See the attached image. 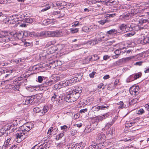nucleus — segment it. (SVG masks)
<instances>
[{"instance_id": "f257e3e1", "label": "nucleus", "mask_w": 149, "mask_h": 149, "mask_svg": "<svg viewBox=\"0 0 149 149\" xmlns=\"http://www.w3.org/2000/svg\"><path fill=\"white\" fill-rule=\"evenodd\" d=\"M33 125L32 123L27 122L21 127V130H18L16 134V141L17 143H20L23 140L25 137L24 136L25 133L29 131L33 128Z\"/></svg>"}, {"instance_id": "f03ea898", "label": "nucleus", "mask_w": 149, "mask_h": 149, "mask_svg": "<svg viewBox=\"0 0 149 149\" xmlns=\"http://www.w3.org/2000/svg\"><path fill=\"white\" fill-rule=\"evenodd\" d=\"M81 92V87H78L73 90H71L67 93L64 97L65 100L67 102H73L79 98Z\"/></svg>"}, {"instance_id": "7ed1b4c3", "label": "nucleus", "mask_w": 149, "mask_h": 149, "mask_svg": "<svg viewBox=\"0 0 149 149\" xmlns=\"http://www.w3.org/2000/svg\"><path fill=\"white\" fill-rule=\"evenodd\" d=\"M5 35H1L0 36V43H5L10 41H14L15 40V37L10 35V33H7Z\"/></svg>"}, {"instance_id": "20e7f679", "label": "nucleus", "mask_w": 149, "mask_h": 149, "mask_svg": "<svg viewBox=\"0 0 149 149\" xmlns=\"http://www.w3.org/2000/svg\"><path fill=\"white\" fill-rule=\"evenodd\" d=\"M137 28L138 29L139 26H135L134 24L126 25L125 24H122L120 26V30L126 32L132 31V30H137Z\"/></svg>"}, {"instance_id": "39448f33", "label": "nucleus", "mask_w": 149, "mask_h": 149, "mask_svg": "<svg viewBox=\"0 0 149 149\" xmlns=\"http://www.w3.org/2000/svg\"><path fill=\"white\" fill-rule=\"evenodd\" d=\"M47 33L49 37H60L62 35V32L58 30L48 31Z\"/></svg>"}, {"instance_id": "423d86ee", "label": "nucleus", "mask_w": 149, "mask_h": 149, "mask_svg": "<svg viewBox=\"0 0 149 149\" xmlns=\"http://www.w3.org/2000/svg\"><path fill=\"white\" fill-rule=\"evenodd\" d=\"M139 87L138 86H132L130 89V93L132 95H136L139 93Z\"/></svg>"}, {"instance_id": "0eeeda50", "label": "nucleus", "mask_w": 149, "mask_h": 149, "mask_svg": "<svg viewBox=\"0 0 149 149\" xmlns=\"http://www.w3.org/2000/svg\"><path fill=\"white\" fill-rule=\"evenodd\" d=\"M134 58V56H132L128 57L123 58L119 60L118 61H117L116 63L117 65H119V64H118V63H125V62L128 61L131 59H133Z\"/></svg>"}, {"instance_id": "6e6552de", "label": "nucleus", "mask_w": 149, "mask_h": 149, "mask_svg": "<svg viewBox=\"0 0 149 149\" xmlns=\"http://www.w3.org/2000/svg\"><path fill=\"white\" fill-rule=\"evenodd\" d=\"M34 98L33 97L29 96L24 98L23 101V104L24 105H28L33 102Z\"/></svg>"}, {"instance_id": "1a4fd4ad", "label": "nucleus", "mask_w": 149, "mask_h": 149, "mask_svg": "<svg viewBox=\"0 0 149 149\" xmlns=\"http://www.w3.org/2000/svg\"><path fill=\"white\" fill-rule=\"evenodd\" d=\"M53 84V80H47L42 84L43 87H48L52 85Z\"/></svg>"}, {"instance_id": "9d476101", "label": "nucleus", "mask_w": 149, "mask_h": 149, "mask_svg": "<svg viewBox=\"0 0 149 149\" xmlns=\"http://www.w3.org/2000/svg\"><path fill=\"white\" fill-rule=\"evenodd\" d=\"M141 10H140L139 9L136 8H134L133 9L131 13V15L132 16L136 14H139V13H141Z\"/></svg>"}, {"instance_id": "9b49d317", "label": "nucleus", "mask_w": 149, "mask_h": 149, "mask_svg": "<svg viewBox=\"0 0 149 149\" xmlns=\"http://www.w3.org/2000/svg\"><path fill=\"white\" fill-rule=\"evenodd\" d=\"M100 121L99 119V116L93 118L92 120V123L94 124V126H97L98 122Z\"/></svg>"}, {"instance_id": "f8f14e48", "label": "nucleus", "mask_w": 149, "mask_h": 149, "mask_svg": "<svg viewBox=\"0 0 149 149\" xmlns=\"http://www.w3.org/2000/svg\"><path fill=\"white\" fill-rule=\"evenodd\" d=\"M48 31L44 32L43 31L37 34V36L41 37H45L48 36Z\"/></svg>"}, {"instance_id": "ddd939ff", "label": "nucleus", "mask_w": 149, "mask_h": 149, "mask_svg": "<svg viewBox=\"0 0 149 149\" xmlns=\"http://www.w3.org/2000/svg\"><path fill=\"white\" fill-rule=\"evenodd\" d=\"M83 76V73H80L79 74H77L75 75V77H74L75 78V79L77 81H80L81 80Z\"/></svg>"}, {"instance_id": "4468645a", "label": "nucleus", "mask_w": 149, "mask_h": 149, "mask_svg": "<svg viewBox=\"0 0 149 149\" xmlns=\"http://www.w3.org/2000/svg\"><path fill=\"white\" fill-rule=\"evenodd\" d=\"M109 116V113H107L101 116H98L99 119L100 121H102L107 118Z\"/></svg>"}, {"instance_id": "2eb2a0df", "label": "nucleus", "mask_w": 149, "mask_h": 149, "mask_svg": "<svg viewBox=\"0 0 149 149\" xmlns=\"http://www.w3.org/2000/svg\"><path fill=\"white\" fill-rule=\"evenodd\" d=\"M117 31L114 29H112L109 31H107L106 32L107 35H113L116 34L117 33Z\"/></svg>"}, {"instance_id": "dca6fc26", "label": "nucleus", "mask_w": 149, "mask_h": 149, "mask_svg": "<svg viewBox=\"0 0 149 149\" xmlns=\"http://www.w3.org/2000/svg\"><path fill=\"white\" fill-rule=\"evenodd\" d=\"M91 61H96L98 59L99 57L96 54H95L91 56H89Z\"/></svg>"}, {"instance_id": "f3484780", "label": "nucleus", "mask_w": 149, "mask_h": 149, "mask_svg": "<svg viewBox=\"0 0 149 149\" xmlns=\"http://www.w3.org/2000/svg\"><path fill=\"white\" fill-rule=\"evenodd\" d=\"M143 42L145 44H149V33L147 35L144 36Z\"/></svg>"}, {"instance_id": "a211bd4d", "label": "nucleus", "mask_w": 149, "mask_h": 149, "mask_svg": "<svg viewBox=\"0 0 149 149\" xmlns=\"http://www.w3.org/2000/svg\"><path fill=\"white\" fill-rule=\"evenodd\" d=\"M97 139L99 140H104L105 138V135L102 133L98 134L97 136Z\"/></svg>"}, {"instance_id": "6ab92c4d", "label": "nucleus", "mask_w": 149, "mask_h": 149, "mask_svg": "<svg viewBox=\"0 0 149 149\" xmlns=\"http://www.w3.org/2000/svg\"><path fill=\"white\" fill-rule=\"evenodd\" d=\"M5 127H7V128H6V131H8L10 130H13L14 129L13 128L14 127V125L13 124L10 123L8 124Z\"/></svg>"}, {"instance_id": "aec40b11", "label": "nucleus", "mask_w": 149, "mask_h": 149, "mask_svg": "<svg viewBox=\"0 0 149 149\" xmlns=\"http://www.w3.org/2000/svg\"><path fill=\"white\" fill-rule=\"evenodd\" d=\"M23 31H22L21 32L17 33L15 35H14V36H16L18 39H21L22 38H23ZM14 36L15 37V36Z\"/></svg>"}, {"instance_id": "412c9836", "label": "nucleus", "mask_w": 149, "mask_h": 149, "mask_svg": "<svg viewBox=\"0 0 149 149\" xmlns=\"http://www.w3.org/2000/svg\"><path fill=\"white\" fill-rule=\"evenodd\" d=\"M41 112L44 114L46 113L48 110V107L47 106H44L43 107H41Z\"/></svg>"}, {"instance_id": "4be33fe9", "label": "nucleus", "mask_w": 149, "mask_h": 149, "mask_svg": "<svg viewBox=\"0 0 149 149\" xmlns=\"http://www.w3.org/2000/svg\"><path fill=\"white\" fill-rule=\"evenodd\" d=\"M91 60L89 56L87 57L82 60V63L83 64L88 63Z\"/></svg>"}, {"instance_id": "5701e85b", "label": "nucleus", "mask_w": 149, "mask_h": 149, "mask_svg": "<svg viewBox=\"0 0 149 149\" xmlns=\"http://www.w3.org/2000/svg\"><path fill=\"white\" fill-rule=\"evenodd\" d=\"M118 104L119 105L118 108L123 109L126 107V105L124 104L123 102L122 101H120L119 102Z\"/></svg>"}, {"instance_id": "b1692460", "label": "nucleus", "mask_w": 149, "mask_h": 149, "mask_svg": "<svg viewBox=\"0 0 149 149\" xmlns=\"http://www.w3.org/2000/svg\"><path fill=\"white\" fill-rule=\"evenodd\" d=\"M138 101L137 98H135L133 99L132 100L130 101L129 102V104L130 105L136 103Z\"/></svg>"}, {"instance_id": "393cba45", "label": "nucleus", "mask_w": 149, "mask_h": 149, "mask_svg": "<svg viewBox=\"0 0 149 149\" xmlns=\"http://www.w3.org/2000/svg\"><path fill=\"white\" fill-rule=\"evenodd\" d=\"M96 26L95 25H92L89 26V32L93 31L96 30Z\"/></svg>"}, {"instance_id": "a878e982", "label": "nucleus", "mask_w": 149, "mask_h": 149, "mask_svg": "<svg viewBox=\"0 0 149 149\" xmlns=\"http://www.w3.org/2000/svg\"><path fill=\"white\" fill-rule=\"evenodd\" d=\"M134 80L133 75H131L127 79L126 81L127 82H129Z\"/></svg>"}, {"instance_id": "bb28decb", "label": "nucleus", "mask_w": 149, "mask_h": 149, "mask_svg": "<svg viewBox=\"0 0 149 149\" xmlns=\"http://www.w3.org/2000/svg\"><path fill=\"white\" fill-rule=\"evenodd\" d=\"M98 146V145H91L88 147L86 148V149H97Z\"/></svg>"}, {"instance_id": "cd10ccee", "label": "nucleus", "mask_w": 149, "mask_h": 149, "mask_svg": "<svg viewBox=\"0 0 149 149\" xmlns=\"http://www.w3.org/2000/svg\"><path fill=\"white\" fill-rule=\"evenodd\" d=\"M71 33H74L77 32L79 31V29L78 28H71L70 29Z\"/></svg>"}, {"instance_id": "c85d7f7f", "label": "nucleus", "mask_w": 149, "mask_h": 149, "mask_svg": "<svg viewBox=\"0 0 149 149\" xmlns=\"http://www.w3.org/2000/svg\"><path fill=\"white\" fill-rule=\"evenodd\" d=\"M141 75V73H138L134 75L133 77L134 78V79H136L140 77Z\"/></svg>"}, {"instance_id": "c756f323", "label": "nucleus", "mask_w": 149, "mask_h": 149, "mask_svg": "<svg viewBox=\"0 0 149 149\" xmlns=\"http://www.w3.org/2000/svg\"><path fill=\"white\" fill-rule=\"evenodd\" d=\"M33 111L36 113H38L40 112H41V107L39 108L38 107H36L34 108L33 109Z\"/></svg>"}, {"instance_id": "7c9ffc66", "label": "nucleus", "mask_w": 149, "mask_h": 149, "mask_svg": "<svg viewBox=\"0 0 149 149\" xmlns=\"http://www.w3.org/2000/svg\"><path fill=\"white\" fill-rule=\"evenodd\" d=\"M141 15V14L140 13H139V14H136L133 16V17L134 18H135L134 20H136L138 19H140V18L141 17V16H143V15Z\"/></svg>"}, {"instance_id": "2f4dec72", "label": "nucleus", "mask_w": 149, "mask_h": 149, "mask_svg": "<svg viewBox=\"0 0 149 149\" xmlns=\"http://www.w3.org/2000/svg\"><path fill=\"white\" fill-rule=\"evenodd\" d=\"M64 136V134L63 133H61L56 136V140H58L63 137Z\"/></svg>"}, {"instance_id": "473e14b6", "label": "nucleus", "mask_w": 149, "mask_h": 149, "mask_svg": "<svg viewBox=\"0 0 149 149\" xmlns=\"http://www.w3.org/2000/svg\"><path fill=\"white\" fill-rule=\"evenodd\" d=\"M42 145H43L44 147L45 148V149H47L49 148L50 146V143H48L46 142V143L45 144V143L42 144Z\"/></svg>"}, {"instance_id": "72a5a7b5", "label": "nucleus", "mask_w": 149, "mask_h": 149, "mask_svg": "<svg viewBox=\"0 0 149 149\" xmlns=\"http://www.w3.org/2000/svg\"><path fill=\"white\" fill-rule=\"evenodd\" d=\"M59 85L61 86V88L66 86L65 82L64 81H61L58 83Z\"/></svg>"}, {"instance_id": "f704fd0d", "label": "nucleus", "mask_w": 149, "mask_h": 149, "mask_svg": "<svg viewBox=\"0 0 149 149\" xmlns=\"http://www.w3.org/2000/svg\"><path fill=\"white\" fill-rule=\"evenodd\" d=\"M135 34L134 32H132L131 33H130L125 34V36L126 37L131 36L134 35Z\"/></svg>"}, {"instance_id": "c9c22d12", "label": "nucleus", "mask_w": 149, "mask_h": 149, "mask_svg": "<svg viewBox=\"0 0 149 149\" xmlns=\"http://www.w3.org/2000/svg\"><path fill=\"white\" fill-rule=\"evenodd\" d=\"M53 79H54V81H55L56 82L58 81L60 79V77L59 76H56V75L53 77Z\"/></svg>"}, {"instance_id": "e433bc0d", "label": "nucleus", "mask_w": 149, "mask_h": 149, "mask_svg": "<svg viewBox=\"0 0 149 149\" xmlns=\"http://www.w3.org/2000/svg\"><path fill=\"white\" fill-rule=\"evenodd\" d=\"M25 21H26L28 23H31L33 21V19L31 18H26L25 19Z\"/></svg>"}, {"instance_id": "4c0bfd02", "label": "nucleus", "mask_w": 149, "mask_h": 149, "mask_svg": "<svg viewBox=\"0 0 149 149\" xmlns=\"http://www.w3.org/2000/svg\"><path fill=\"white\" fill-rule=\"evenodd\" d=\"M102 40V38H100L97 39L95 38L93 41V43H95V44H96L98 43V42H100Z\"/></svg>"}, {"instance_id": "58836bf2", "label": "nucleus", "mask_w": 149, "mask_h": 149, "mask_svg": "<svg viewBox=\"0 0 149 149\" xmlns=\"http://www.w3.org/2000/svg\"><path fill=\"white\" fill-rule=\"evenodd\" d=\"M11 139L10 138L8 139L5 142L4 146L5 147H6L8 145Z\"/></svg>"}, {"instance_id": "ea45409f", "label": "nucleus", "mask_w": 149, "mask_h": 149, "mask_svg": "<svg viewBox=\"0 0 149 149\" xmlns=\"http://www.w3.org/2000/svg\"><path fill=\"white\" fill-rule=\"evenodd\" d=\"M144 113V111L142 109H140L139 110L137 111V113L140 115H141Z\"/></svg>"}, {"instance_id": "a19ab883", "label": "nucleus", "mask_w": 149, "mask_h": 149, "mask_svg": "<svg viewBox=\"0 0 149 149\" xmlns=\"http://www.w3.org/2000/svg\"><path fill=\"white\" fill-rule=\"evenodd\" d=\"M61 88V86H60L59 84H56L54 86L53 89L54 90H56L57 89H59Z\"/></svg>"}, {"instance_id": "79ce46f5", "label": "nucleus", "mask_w": 149, "mask_h": 149, "mask_svg": "<svg viewBox=\"0 0 149 149\" xmlns=\"http://www.w3.org/2000/svg\"><path fill=\"white\" fill-rule=\"evenodd\" d=\"M113 124L111 123H107L105 126V127L104 128V130H105V129H107L109 128L110 127H111L112 125Z\"/></svg>"}, {"instance_id": "37998d69", "label": "nucleus", "mask_w": 149, "mask_h": 149, "mask_svg": "<svg viewBox=\"0 0 149 149\" xmlns=\"http://www.w3.org/2000/svg\"><path fill=\"white\" fill-rule=\"evenodd\" d=\"M82 142L80 143L79 144H75L76 147H77V149H79L80 148H82L83 147V146H81Z\"/></svg>"}, {"instance_id": "c03bdc74", "label": "nucleus", "mask_w": 149, "mask_h": 149, "mask_svg": "<svg viewBox=\"0 0 149 149\" xmlns=\"http://www.w3.org/2000/svg\"><path fill=\"white\" fill-rule=\"evenodd\" d=\"M46 6H46V8H43L42 10H41L42 12L45 11L49 9L50 8V6H49V5H47V4H46Z\"/></svg>"}, {"instance_id": "a18cd8bd", "label": "nucleus", "mask_w": 149, "mask_h": 149, "mask_svg": "<svg viewBox=\"0 0 149 149\" xmlns=\"http://www.w3.org/2000/svg\"><path fill=\"white\" fill-rule=\"evenodd\" d=\"M92 109L94 111H98L99 110V108L98 106L97 107L96 106H94L92 107Z\"/></svg>"}, {"instance_id": "49530a36", "label": "nucleus", "mask_w": 149, "mask_h": 149, "mask_svg": "<svg viewBox=\"0 0 149 149\" xmlns=\"http://www.w3.org/2000/svg\"><path fill=\"white\" fill-rule=\"evenodd\" d=\"M130 13H127L123 15V17L126 19L127 17H128L130 16Z\"/></svg>"}, {"instance_id": "de8ad7c7", "label": "nucleus", "mask_w": 149, "mask_h": 149, "mask_svg": "<svg viewBox=\"0 0 149 149\" xmlns=\"http://www.w3.org/2000/svg\"><path fill=\"white\" fill-rule=\"evenodd\" d=\"M29 31H23V37L24 36H29Z\"/></svg>"}, {"instance_id": "09e8293b", "label": "nucleus", "mask_w": 149, "mask_h": 149, "mask_svg": "<svg viewBox=\"0 0 149 149\" xmlns=\"http://www.w3.org/2000/svg\"><path fill=\"white\" fill-rule=\"evenodd\" d=\"M83 30L85 32H89V27L85 26L83 28Z\"/></svg>"}, {"instance_id": "8fccbe9b", "label": "nucleus", "mask_w": 149, "mask_h": 149, "mask_svg": "<svg viewBox=\"0 0 149 149\" xmlns=\"http://www.w3.org/2000/svg\"><path fill=\"white\" fill-rule=\"evenodd\" d=\"M43 77L42 76H39L38 77V82L41 83L43 81Z\"/></svg>"}, {"instance_id": "3c124183", "label": "nucleus", "mask_w": 149, "mask_h": 149, "mask_svg": "<svg viewBox=\"0 0 149 149\" xmlns=\"http://www.w3.org/2000/svg\"><path fill=\"white\" fill-rule=\"evenodd\" d=\"M132 123L128 122L127 123H126L125 124V127H130L132 126Z\"/></svg>"}, {"instance_id": "603ef678", "label": "nucleus", "mask_w": 149, "mask_h": 149, "mask_svg": "<svg viewBox=\"0 0 149 149\" xmlns=\"http://www.w3.org/2000/svg\"><path fill=\"white\" fill-rule=\"evenodd\" d=\"M98 107H99V110H103L104 109L107 108L108 106H106L102 105V106H98Z\"/></svg>"}, {"instance_id": "864d4df0", "label": "nucleus", "mask_w": 149, "mask_h": 149, "mask_svg": "<svg viewBox=\"0 0 149 149\" xmlns=\"http://www.w3.org/2000/svg\"><path fill=\"white\" fill-rule=\"evenodd\" d=\"M29 36L31 37H32L33 36H35L36 35V33L35 32H30L29 31Z\"/></svg>"}, {"instance_id": "5fc2aeb1", "label": "nucleus", "mask_w": 149, "mask_h": 149, "mask_svg": "<svg viewBox=\"0 0 149 149\" xmlns=\"http://www.w3.org/2000/svg\"><path fill=\"white\" fill-rule=\"evenodd\" d=\"M69 80L71 84L72 83H73L74 82H75V81H76V80L75 79V78L74 77H73V78H71Z\"/></svg>"}, {"instance_id": "6e6d98bb", "label": "nucleus", "mask_w": 149, "mask_h": 149, "mask_svg": "<svg viewBox=\"0 0 149 149\" xmlns=\"http://www.w3.org/2000/svg\"><path fill=\"white\" fill-rule=\"evenodd\" d=\"M60 12L59 11H54L52 13V15H56L57 16H58L59 14H60Z\"/></svg>"}, {"instance_id": "4d7b16f0", "label": "nucleus", "mask_w": 149, "mask_h": 149, "mask_svg": "<svg viewBox=\"0 0 149 149\" xmlns=\"http://www.w3.org/2000/svg\"><path fill=\"white\" fill-rule=\"evenodd\" d=\"M79 22H74L72 24V26L73 27H75L78 25Z\"/></svg>"}, {"instance_id": "13d9d810", "label": "nucleus", "mask_w": 149, "mask_h": 149, "mask_svg": "<svg viewBox=\"0 0 149 149\" xmlns=\"http://www.w3.org/2000/svg\"><path fill=\"white\" fill-rule=\"evenodd\" d=\"M57 95H55V93L54 94V95L51 98V100L52 101H54L55 100V99L57 97Z\"/></svg>"}, {"instance_id": "bf43d9fd", "label": "nucleus", "mask_w": 149, "mask_h": 149, "mask_svg": "<svg viewBox=\"0 0 149 149\" xmlns=\"http://www.w3.org/2000/svg\"><path fill=\"white\" fill-rule=\"evenodd\" d=\"M61 7L65 6L67 4V2L64 1H61Z\"/></svg>"}, {"instance_id": "052dcab7", "label": "nucleus", "mask_w": 149, "mask_h": 149, "mask_svg": "<svg viewBox=\"0 0 149 149\" xmlns=\"http://www.w3.org/2000/svg\"><path fill=\"white\" fill-rule=\"evenodd\" d=\"M143 63V62L140 61L136 62L134 64V65H141Z\"/></svg>"}, {"instance_id": "680f3d73", "label": "nucleus", "mask_w": 149, "mask_h": 149, "mask_svg": "<svg viewBox=\"0 0 149 149\" xmlns=\"http://www.w3.org/2000/svg\"><path fill=\"white\" fill-rule=\"evenodd\" d=\"M65 82L66 86H70L71 85V84L69 80H66Z\"/></svg>"}, {"instance_id": "e2e57ef3", "label": "nucleus", "mask_w": 149, "mask_h": 149, "mask_svg": "<svg viewBox=\"0 0 149 149\" xmlns=\"http://www.w3.org/2000/svg\"><path fill=\"white\" fill-rule=\"evenodd\" d=\"M87 109L86 108L84 109H81L80 110V112L81 113H85L87 112Z\"/></svg>"}, {"instance_id": "0e129e2a", "label": "nucleus", "mask_w": 149, "mask_h": 149, "mask_svg": "<svg viewBox=\"0 0 149 149\" xmlns=\"http://www.w3.org/2000/svg\"><path fill=\"white\" fill-rule=\"evenodd\" d=\"M19 86L17 85H15L12 87L13 89L15 91L18 90L19 89Z\"/></svg>"}, {"instance_id": "69168bd1", "label": "nucleus", "mask_w": 149, "mask_h": 149, "mask_svg": "<svg viewBox=\"0 0 149 149\" xmlns=\"http://www.w3.org/2000/svg\"><path fill=\"white\" fill-rule=\"evenodd\" d=\"M52 129L53 127H50L48 130V132L47 133V134H49L50 135L51 134V133L53 130Z\"/></svg>"}, {"instance_id": "338daca9", "label": "nucleus", "mask_w": 149, "mask_h": 149, "mask_svg": "<svg viewBox=\"0 0 149 149\" xmlns=\"http://www.w3.org/2000/svg\"><path fill=\"white\" fill-rule=\"evenodd\" d=\"M106 21H107V20H101L99 22V23L102 24H104L106 22Z\"/></svg>"}, {"instance_id": "774afa93", "label": "nucleus", "mask_w": 149, "mask_h": 149, "mask_svg": "<svg viewBox=\"0 0 149 149\" xmlns=\"http://www.w3.org/2000/svg\"><path fill=\"white\" fill-rule=\"evenodd\" d=\"M120 51L118 49L116 50L114 52V53L116 55H120Z\"/></svg>"}]
</instances>
